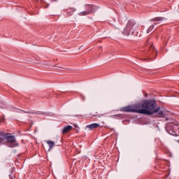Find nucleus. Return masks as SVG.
I'll return each instance as SVG.
<instances>
[{
  "instance_id": "obj_1",
  "label": "nucleus",
  "mask_w": 179,
  "mask_h": 179,
  "mask_svg": "<svg viewBox=\"0 0 179 179\" xmlns=\"http://www.w3.org/2000/svg\"><path fill=\"white\" fill-rule=\"evenodd\" d=\"M157 106L156 101L150 99L144 101L142 103H136L131 106L123 107L121 108V111L152 115V114H155Z\"/></svg>"
},
{
  "instance_id": "obj_2",
  "label": "nucleus",
  "mask_w": 179,
  "mask_h": 179,
  "mask_svg": "<svg viewBox=\"0 0 179 179\" xmlns=\"http://www.w3.org/2000/svg\"><path fill=\"white\" fill-rule=\"evenodd\" d=\"M138 30H139V27L136 24V22L134 20H129L124 27L122 34L129 36V34H134Z\"/></svg>"
},
{
  "instance_id": "obj_3",
  "label": "nucleus",
  "mask_w": 179,
  "mask_h": 179,
  "mask_svg": "<svg viewBox=\"0 0 179 179\" xmlns=\"http://www.w3.org/2000/svg\"><path fill=\"white\" fill-rule=\"evenodd\" d=\"M6 141L7 142L6 145L8 148H16V146H19V143H17V141H16V138L15 136L7 134Z\"/></svg>"
},
{
  "instance_id": "obj_4",
  "label": "nucleus",
  "mask_w": 179,
  "mask_h": 179,
  "mask_svg": "<svg viewBox=\"0 0 179 179\" xmlns=\"http://www.w3.org/2000/svg\"><path fill=\"white\" fill-rule=\"evenodd\" d=\"M154 111V114H157L158 117L160 118H162L164 117V115H166L164 110L161 109L160 108H157V109L155 108Z\"/></svg>"
},
{
  "instance_id": "obj_5",
  "label": "nucleus",
  "mask_w": 179,
  "mask_h": 179,
  "mask_svg": "<svg viewBox=\"0 0 179 179\" xmlns=\"http://www.w3.org/2000/svg\"><path fill=\"white\" fill-rule=\"evenodd\" d=\"M89 10L87 11H83L81 13H79L80 16H86V15H89V13H92L93 12V6L89 5L88 6Z\"/></svg>"
},
{
  "instance_id": "obj_6",
  "label": "nucleus",
  "mask_w": 179,
  "mask_h": 179,
  "mask_svg": "<svg viewBox=\"0 0 179 179\" xmlns=\"http://www.w3.org/2000/svg\"><path fill=\"white\" fill-rule=\"evenodd\" d=\"M7 136H8V134L3 131H0V146L1 145H2V142H3V141H6Z\"/></svg>"
},
{
  "instance_id": "obj_7",
  "label": "nucleus",
  "mask_w": 179,
  "mask_h": 179,
  "mask_svg": "<svg viewBox=\"0 0 179 179\" xmlns=\"http://www.w3.org/2000/svg\"><path fill=\"white\" fill-rule=\"evenodd\" d=\"M99 127H100V124L97 123H93V124L87 125L86 128L90 129V131H92V129H94V128H99Z\"/></svg>"
},
{
  "instance_id": "obj_8",
  "label": "nucleus",
  "mask_w": 179,
  "mask_h": 179,
  "mask_svg": "<svg viewBox=\"0 0 179 179\" xmlns=\"http://www.w3.org/2000/svg\"><path fill=\"white\" fill-rule=\"evenodd\" d=\"M72 126H66V127H64L62 130V134H68V132H69V131H71V129H72Z\"/></svg>"
},
{
  "instance_id": "obj_9",
  "label": "nucleus",
  "mask_w": 179,
  "mask_h": 179,
  "mask_svg": "<svg viewBox=\"0 0 179 179\" xmlns=\"http://www.w3.org/2000/svg\"><path fill=\"white\" fill-rule=\"evenodd\" d=\"M46 143H48V145H49V149H52V148L55 146V143L52 141H47Z\"/></svg>"
},
{
  "instance_id": "obj_10",
  "label": "nucleus",
  "mask_w": 179,
  "mask_h": 179,
  "mask_svg": "<svg viewBox=\"0 0 179 179\" xmlns=\"http://www.w3.org/2000/svg\"><path fill=\"white\" fill-rule=\"evenodd\" d=\"M162 20H164V17H157L150 20V22H162Z\"/></svg>"
},
{
  "instance_id": "obj_11",
  "label": "nucleus",
  "mask_w": 179,
  "mask_h": 179,
  "mask_svg": "<svg viewBox=\"0 0 179 179\" xmlns=\"http://www.w3.org/2000/svg\"><path fill=\"white\" fill-rule=\"evenodd\" d=\"M40 65H44L45 66H48V62L43 61L39 63Z\"/></svg>"
},
{
  "instance_id": "obj_12",
  "label": "nucleus",
  "mask_w": 179,
  "mask_h": 179,
  "mask_svg": "<svg viewBox=\"0 0 179 179\" xmlns=\"http://www.w3.org/2000/svg\"><path fill=\"white\" fill-rule=\"evenodd\" d=\"M155 29V25H151L147 30V33H150Z\"/></svg>"
},
{
  "instance_id": "obj_13",
  "label": "nucleus",
  "mask_w": 179,
  "mask_h": 179,
  "mask_svg": "<svg viewBox=\"0 0 179 179\" xmlns=\"http://www.w3.org/2000/svg\"><path fill=\"white\" fill-rule=\"evenodd\" d=\"M3 121V118H2V120L0 119V122H2Z\"/></svg>"
},
{
  "instance_id": "obj_14",
  "label": "nucleus",
  "mask_w": 179,
  "mask_h": 179,
  "mask_svg": "<svg viewBox=\"0 0 179 179\" xmlns=\"http://www.w3.org/2000/svg\"><path fill=\"white\" fill-rule=\"evenodd\" d=\"M74 127H75L76 128H78V124H74Z\"/></svg>"
},
{
  "instance_id": "obj_15",
  "label": "nucleus",
  "mask_w": 179,
  "mask_h": 179,
  "mask_svg": "<svg viewBox=\"0 0 179 179\" xmlns=\"http://www.w3.org/2000/svg\"><path fill=\"white\" fill-rule=\"evenodd\" d=\"M151 49H152V50H155V47L152 46V47H151Z\"/></svg>"
},
{
  "instance_id": "obj_16",
  "label": "nucleus",
  "mask_w": 179,
  "mask_h": 179,
  "mask_svg": "<svg viewBox=\"0 0 179 179\" xmlns=\"http://www.w3.org/2000/svg\"><path fill=\"white\" fill-rule=\"evenodd\" d=\"M34 114H38H38H41V113H34Z\"/></svg>"
},
{
  "instance_id": "obj_17",
  "label": "nucleus",
  "mask_w": 179,
  "mask_h": 179,
  "mask_svg": "<svg viewBox=\"0 0 179 179\" xmlns=\"http://www.w3.org/2000/svg\"><path fill=\"white\" fill-rule=\"evenodd\" d=\"M178 143H179V140L177 141Z\"/></svg>"
},
{
  "instance_id": "obj_18",
  "label": "nucleus",
  "mask_w": 179,
  "mask_h": 179,
  "mask_svg": "<svg viewBox=\"0 0 179 179\" xmlns=\"http://www.w3.org/2000/svg\"><path fill=\"white\" fill-rule=\"evenodd\" d=\"M83 100H85V96H83Z\"/></svg>"
},
{
  "instance_id": "obj_19",
  "label": "nucleus",
  "mask_w": 179,
  "mask_h": 179,
  "mask_svg": "<svg viewBox=\"0 0 179 179\" xmlns=\"http://www.w3.org/2000/svg\"><path fill=\"white\" fill-rule=\"evenodd\" d=\"M24 113H29V112H24Z\"/></svg>"
}]
</instances>
